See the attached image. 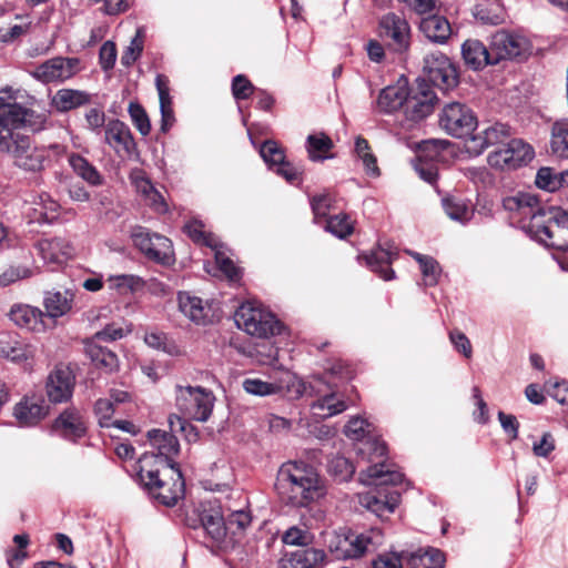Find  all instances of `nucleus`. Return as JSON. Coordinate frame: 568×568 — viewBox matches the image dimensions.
Instances as JSON below:
<instances>
[{"mask_svg": "<svg viewBox=\"0 0 568 568\" xmlns=\"http://www.w3.org/2000/svg\"><path fill=\"white\" fill-rule=\"evenodd\" d=\"M0 152L8 154L13 165L27 172H40L44 170L50 160L49 148L38 145L27 134L10 133L0 128Z\"/></svg>", "mask_w": 568, "mask_h": 568, "instance_id": "7ed1b4c3", "label": "nucleus"}, {"mask_svg": "<svg viewBox=\"0 0 568 568\" xmlns=\"http://www.w3.org/2000/svg\"><path fill=\"white\" fill-rule=\"evenodd\" d=\"M128 112L136 130L142 135H148L151 132V122L143 106L138 102H130Z\"/></svg>", "mask_w": 568, "mask_h": 568, "instance_id": "864d4df0", "label": "nucleus"}, {"mask_svg": "<svg viewBox=\"0 0 568 568\" xmlns=\"http://www.w3.org/2000/svg\"><path fill=\"white\" fill-rule=\"evenodd\" d=\"M420 32L432 42L444 44L452 36V27L448 20L438 14L428 13L419 22Z\"/></svg>", "mask_w": 568, "mask_h": 568, "instance_id": "c85d7f7f", "label": "nucleus"}, {"mask_svg": "<svg viewBox=\"0 0 568 568\" xmlns=\"http://www.w3.org/2000/svg\"><path fill=\"white\" fill-rule=\"evenodd\" d=\"M73 294L65 290L64 292H47L43 306L47 316L58 318L65 315L72 307Z\"/></svg>", "mask_w": 568, "mask_h": 568, "instance_id": "4c0bfd02", "label": "nucleus"}, {"mask_svg": "<svg viewBox=\"0 0 568 568\" xmlns=\"http://www.w3.org/2000/svg\"><path fill=\"white\" fill-rule=\"evenodd\" d=\"M351 377L349 368L342 362L337 361L329 368H326L324 378L326 379L329 388L337 387L336 378L348 379Z\"/></svg>", "mask_w": 568, "mask_h": 568, "instance_id": "69168bd1", "label": "nucleus"}, {"mask_svg": "<svg viewBox=\"0 0 568 568\" xmlns=\"http://www.w3.org/2000/svg\"><path fill=\"white\" fill-rule=\"evenodd\" d=\"M52 430L64 439L75 442L85 435L87 427L81 413L71 407L55 418Z\"/></svg>", "mask_w": 568, "mask_h": 568, "instance_id": "b1692460", "label": "nucleus"}, {"mask_svg": "<svg viewBox=\"0 0 568 568\" xmlns=\"http://www.w3.org/2000/svg\"><path fill=\"white\" fill-rule=\"evenodd\" d=\"M104 142L120 158H131L136 153V144L130 128L118 119L110 120L105 124Z\"/></svg>", "mask_w": 568, "mask_h": 568, "instance_id": "a211bd4d", "label": "nucleus"}, {"mask_svg": "<svg viewBox=\"0 0 568 568\" xmlns=\"http://www.w3.org/2000/svg\"><path fill=\"white\" fill-rule=\"evenodd\" d=\"M406 84L388 85L384 88L377 98L376 106L383 113H393L404 106L407 99Z\"/></svg>", "mask_w": 568, "mask_h": 568, "instance_id": "72a5a7b5", "label": "nucleus"}, {"mask_svg": "<svg viewBox=\"0 0 568 568\" xmlns=\"http://www.w3.org/2000/svg\"><path fill=\"white\" fill-rule=\"evenodd\" d=\"M10 320L20 327L33 332L45 329L44 313L34 306L28 304H14L9 312Z\"/></svg>", "mask_w": 568, "mask_h": 568, "instance_id": "393cba45", "label": "nucleus"}, {"mask_svg": "<svg viewBox=\"0 0 568 568\" xmlns=\"http://www.w3.org/2000/svg\"><path fill=\"white\" fill-rule=\"evenodd\" d=\"M474 17L484 24H499L504 20L503 7L498 0L478 2L474 8Z\"/></svg>", "mask_w": 568, "mask_h": 568, "instance_id": "37998d69", "label": "nucleus"}, {"mask_svg": "<svg viewBox=\"0 0 568 568\" xmlns=\"http://www.w3.org/2000/svg\"><path fill=\"white\" fill-rule=\"evenodd\" d=\"M236 325L247 334L267 338L281 332V324L275 316L253 303H243L235 312Z\"/></svg>", "mask_w": 568, "mask_h": 568, "instance_id": "0eeeda50", "label": "nucleus"}, {"mask_svg": "<svg viewBox=\"0 0 568 568\" xmlns=\"http://www.w3.org/2000/svg\"><path fill=\"white\" fill-rule=\"evenodd\" d=\"M325 230L336 237L345 239L353 233V224L347 215L337 214L326 221Z\"/></svg>", "mask_w": 568, "mask_h": 568, "instance_id": "603ef678", "label": "nucleus"}, {"mask_svg": "<svg viewBox=\"0 0 568 568\" xmlns=\"http://www.w3.org/2000/svg\"><path fill=\"white\" fill-rule=\"evenodd\" d=\"M85 353L97 367L103 368L105 372H113L119 366L115 353L95 342L87 343Z\"/></svg>", "mask_w": 568, "mask_h": 568, "instance_id": "ea45409f", "label": "nucleus"}, {"mask_svg": "<svg viewBox=\"0 0 568 568\" xmlns=\"http://www.w3.org/2000/svg\"><path fill=\"white\" fill-rule=\"evenodd\" d=\"M49 119L50 111H37L14 102V105L7 110L6 115L0 118V128L3 126L10 133H19V129H28L38 133L47 129Z\"/></svg>", "mask_w": 568, "mask_h": 568, "instance_id": "9b49d317", "label": "nucleus"}, {"mask_svg": "<svg viewBox=\"0 0 568 568\" xmlns=\"http://www.w3.org/2000/svg\"><path fill=\"white\" fill-rule=\"evenodd\" d=\"M333 146L332 139L325 133L310 134L306 139V150L312 161H324L332 158L327 153Z\"/></svg>", "mask_w": 568, "mask_h": 568, "instance_id": "c03bdc74", "label": "nucleus"}, {"mask_svg": "<svg viewBox=\"0 0 568 568\" xmlns=\"http://www.w3.org/2000/svg\"><path fill=\"white\" fill-rule=\"evenodd\" d=\"M92 94L75 89H59L50 100V105L58 112L64 113L90 104Z\"/></svg>", "mask_w": 568, "mask_h": 568, "instance_id": "bb28decb", "label": "nucleus"}, {"mask_svg": "<svg viewBox=\"0 0 568 568\" xmlns=\"http://www.w3.org/2000/svg\"><path fill=\"white\" fill-rule=\"evenodd\" d=\"M436 95L432 85L425 79H416L408 89L404 103L405 114L412 121H419L433 112Z\"/></svg>", "mask_w": 568, "mask_h": 568, "instance_id": "2eb2a0df", "label": "nucleus"}, {"mask_svg": "<svg viewBox=\"0 0 568 568\" xmlns=\"http://www.w3.org/2000/svg\"><path fill=\"white\" fill-rule=\"evenodd\" d=\"M325 558L321 549L303 548L290 554L281 560L282 568H320Z\"/></svg>", "mask_w": 568, "mask_h": 568, "instance_id": "c756f323", "label": "nucleus"}, {"mask_svg": "<svg viewBox=\"0 0 568 568\" xmlns=\"http://www.w3.org/2000/svg\"><path fill=\"white\" fill-rule=\"evenodd\" d=\"M282 540L290 546H307L312 538L306 530L293 526L284 532Z\"/></svg>", "mask_w": 568, "mask_h": 568, "instance_id": "338daca9", "label": "nucleus"}, {"mask_svg": "<svg viewBox=\"0 0 568 568\" xmlns=\"http://www.w3.org/2000/svg\"><path fill=\"white\" fill-rule=\"evenodd\" d=\"M33 271L27 266H10L0 273V286L4 287L20 280L31 277Z\"/></svg>", "mask_w": 568, "mask_h": 568, "instance_id": "bf43d9fd", "label": "nucleus"}, {"mask_svg": "<svg viewBox=\"0 0 568 568\" xmlns=\"http://www.w3.org/2000/svg\"><path fill=\"white\" fill-rule=\"evenodd\" d=\"M534 158L532 148L520 139L511 136L504 145L488 155V163L500 170L516 169Z\"/></svg>", "mask_w": 568, "mask_h": 568, "instance_id": "ddd939ff", "label": "nucleus"}, {"mask_svg": "<svg viewBox=\"0 0 568 568\" xmlns=\"http://www.w3.org/2000/svg\"><path fill=\"white\" fill-rule=\"evenodd\" d=\"M444 562V554L434 548L413 552L407 558V564L410 568H443Z\"/></svg>", "mask_w": 568, "mask_h": 568, "instance_id": "49530a36", "label": "nucleus"}, {"mask_svg": "<svg viewBox=\"0 0 568 568\" xmlns=\"http://www.w3.org/2000/svg\"><path fill=\"white\" fill-rule=\"evenodd\" d=\"M28 346L13 333H0V357L22 362L29 357Z\"/></svg>", "mask_w": 568, "mask_h": 568, "instance_id": "e433bc0d", "label": "nucleus"}, {"mask_svg": "<svg viewBox=\"0 0 568 568\" xmlns=\"http://www.w3.org/2000/svg\"><path fill=\"white\" fill-rule=\"evenodd\" d=\"M358 442L357 454L362 460L372 463L365 470H361L359 478L365 485H392L403 483L404 475L390 468L383 458L386 455V445L378 438L367 436Z\"/></svg>", "mask_w": 568, "mask_h": 568, "instance_id": "20e7f679", "label": "nucleus"}, {"mask_svg": "<svg viewBox=\"0 0 568 568\" xmlns=\"http://www.w3.org/2000/svg\"><path fill=\"white\" fill-rule=\"evenodd\" d=\"M131 332V328L122 327L116 325L115 323L108 324L103 329L97 332L90 342H95L100 344V342H114L123 338Z\"/></svg>", "mask_w": 568, "mask_h": 568, "instance_id": "13d9d810", "label": "nucleus"}, {"mask_svg": "<svg viewBox=\"0 0 568 568\" xmlns=\"http://www.w3.org/2000/svg\"><path fill=\"white\" fill-rule=\"evenodd\" d=\"M442 204L448 217L462 224L469 222L474 215L471 206L460 197H444Z\"/></svg>", "mask_w": 568, "mask_h": 568, "instance_id": "79ce46f5", "label": "nucleus"}, {"mask_svg": "<svg viewBox=\"0 0 568 568\" xmlns=\"http://www.w3.org/2000/svg\"><path fill=\"white\" fill-rule=\"evenodd\" d=\"M503 205L507 211H517L521 217L532 219V214L536 213L538 207H541L535 195L529 193H519L515 196H508L504 199Z\"/></svg>", "mask_w": 568, "mask_h": 568, "instance_id": "a19ab883", "label": "nucleus"}, {"mask_svg": "<svg viewBox=\"0 0 568 568\" xmlns=\"http://www.w3.org/2000/svg\"><path fill=\"white\" fill-rule=\"evenodd\" d=\"M74 375L67 366H57L48 376L45 393L51 403L68 402L74 388Z\"/></svg>", "mask_w": 568, "mask_h": 568, "instance_id": "aec40b11", "label": "nucleus"}, {"mask_svg": "<svg viewBox=\"0 0 568 568\" xmlns=\"http://www.w3.org/2000/svg\"><path fill=\"white\" fill-rule=\"evenodd\" d=\"M106 283L109 288L118 291L120 294H128L133 292L141 285L142 280L135 275L121 274L111 275L108 277Z\"/></svg>", "mask_w": 568, "mask_h": 568, "instance_id": "8fccbe9b", "label": "nucleus"}, {"mask_svg": "<svg viewBox=\"0 0 568 568\" xmlns=\"http://www.w3.org/2000/svg\"><path fill=\"white\" fill-rule=\"evenodd\" d=\"M424 78L430 85L442 90H449L456 87L458 74L455 65L442 52H433L424 58Z\"/></svg>", "mask_w": 568, "mask_h": 568, "instance_id": "4468645a", "label": "nucleus"}, {"mask_svg": "<svg viewBox=\"0 0 568 568\" xmlns=\"http://www.w3.org/2000/svg\"><path fill=\"white\" fill-rule=\"evenodd\" d=\"M398 250L394 244L386 243L378 245L368 254L361 255L359 258L365 261L366 266L374 273L378 274L384 281L395 278V272L390 267L392 263L397 260Z\"/></svg>", "mask_w": 568, "mask_h": 568, "instance_id": "412c9836", "label": "nucleus"}, {"mask_svg": "<svg viewBox=\"0 0 568 568\" xmlns=\"http://www.w3.org/2000/svg\"><path fill=\"white\" fill-rule=\"evenodd\" d=\"M148 439L152 447V452H145L143 455L155 457L165 465L178 466L173 458L179 454L180 444L174 434L162 429H151L148 432Z\"/></svg>", "mask_w": 568, "mask_h": 568, "instance_id": "4be33fe9", "label": "nucleus"}, {"mask_svg": "<svg viewBox=\"0 0 568 568\" xmlns=\"http://www.w3.org/2000/svg\"><path fill=\"white\" fill-rule=\"evenodd\" d=\"M214 396L200 386H176V406L186 417L206 422L213 409Z\"/></svg>", "mask_w": 568, "mask_h": 568, "instance_id": "1a4fd4ad", "label": "nucleus"}, {"mask_svg": "<svg viewBox=\"0 0 568 568\" xmlns=\"http://www.w3.org/2000/svg\"><path fill=\"white\" fill-rule=\"evenodd\" d=\"M530 49L529 40L519 33L499 30L491 37L493 62L511 60L525 55Z\"/></svg>", "mask_w": 568, "mask_h": 568, "instance_id": "dca6fc26", "label": "nucleus"}, {"mask_svg": "<svg viewBox=\"0 0 568 568\" xmlns=\"http://www.w3.org/2000/svg\"><path fill=\"white\" fill-rule=\"evenodd\" d=\"M178 300L181 312L195 324L205 325L211 321V305L207 302L187 292H180Z\"/></svg>", "mask_w": 568, "mask_h": 568, "instance_id": "a878e982", "label": "nucleus"}, {"mask_svg": "<svg viewBox=\"0 0 568 568\" xmlns=\"http://www.w3.org/2000/svg\"><path fill=\"white\" fill-rule=\"evenodd\" d=\"M200 523L204 531L214 541H220L226 534L223 515L219 507L203 508L200 513Z\"/></svg>", "mask_w": 568, "mask_h": 568, "instance_id": "c9c22d12", "label": "nucleus"}, {"mask_svg": "<svg viewBox=\"0 0 568 568\" xmlns=\"http://www.w3.org/2000/svg\"><path fill=\"white\" fill-rule=\"evenodd\" d=\"M260 154L270 169L274 170L285 159L283 149L272 140L264 141Z\"/></svg>", "mask_w": 568, "mask_h": 568, "instance_id": "3c124183", "label": "nucleus"}, {"mask_svg": "<svg viewBox=\"0 0 568 568\" xmlns=\"http://www.w3.org/2000/svg\"><path fill=\"white\" fill-rule=\"evenodd\" d=\"M491 52V44L487 48L481 41L476 39H468L462 45L463 59L474 70H480L488 64L494 65Z\"/></svg>", "mask_w": 568, "mask_h": 568, "instance_id": "cd10ccee", "label": "nucleus"}, {"mask_svg": "<svg viewBox=\"0 0 568 568\" xmlns=\"http://www.w3.org/2000/svg\"><path fill=\"white\" fill-rule=\"evenodd\" d=\"M514 135L511 128L508 124L496 122L481 132L471 135L468 144V150L476 154H480L489 146L500 148Z\"/></svg>", "mask_w": 568, "mask_h": 568, "instance_id": "5701e85b", "label": "nucleus"}, {"mask_svg": "<svg viewBox=\"0 0 568 568\" xmlns=\"http://www.w3.org/2000/svg\"><path fill=\"white\" fill-rule=\"evenodd\" d=\"M535 183L539 189L548 192H555L560 189L558 172L548 166L540 168L537 171Z\"/></svg>", "mask_w": 568, "mask_h": 568, "instance_id": "5fc2aeb1", "label": "nucleus"}, {"mask_svg": "<svg viewBox=\"0 0 568 568\" xmlns=\"http://www.w3.org/2000/svg\"><path fill=\"white\" fill-rule=\"evenodd\" d=\"M375 490L358 495L361 506L371 510L378 517L394 513L400 500V494L396 489L387 490L386 485L377 486Z\"/></svg>", "mask_w": 568, "mask_h": 568, "instance_id": "6ab92c4d", "label": "nucleus"}, {"mask_svg": "<svg viewBox=\"0 0 568 568\" xmlns=\"http://www.w3.org/2000/svg\"><path fill=\"white\" fill-rule=\"evenodd\" d=\"M275 490L283 503L293 507H306L325 494L316 469L303 462H287L280 467Z\"/></svg>", "mask_w": 568, "mask_h": 568, "instance_id": "f257e3e1", "label": "nucleus"}, {"mask_svg": "<svg viewBox=\"0 0 568 568\" xmlns=\"http://www.w3.org/2000/svg\"><path fill=\"white\" fill-rule=\"evenodd\" d=\"M355 153L362 161L366 173L371 176H379L376 156L372 153L368 141L358 136L355 141Z\"/></svg>", "mask_w": 568, "mask_h": 568, "instance_id": "de8ad7c7", "label": "nucleus"}, {"mask_svg": "<svg viewBox=\"0 0 568 568\" xmlns=\"http://www.w3.org/2000/svg\"><path fill=\"white\" fill-rule=\"evenodd\" d=\"M550 148L561 159H568V119L556 121L551 126Z\"/></svg>", "mask_w": 568, "mask_h": 568, "instance_id": "a18cd8bd", "label": "nucleus"}, {"mask_svg": "<svg viewBox=\"0 0 568 568\" xmlns=\"http://www.w3.org/2000/svg\"><path fill=\"white\" fill-rule=\"evenodd\" d=\"M78 63L75 58L54 57L38 65L31 75L42 83L63 82L75 74Z\"/></svg>", "mask_w": 568, "mask_h": 568, "instance_id": "f3484780", "label": "nucleus"}, {"mask_svg": "<svg viewBox=\"0 0 568 568\" xmlns=\"http://www.w3.org/2000/svg\"><path fill=\"white\" fill-rule=\"evenodd\" d=\"M404 552H384L372 560L371 568H403Z\"/></svg>", "mask_w": 568, "mask_h": 568, "instance_id": "e2e57ef3", "label": "nucleus"}, {"mask_svg": "<svg viewBox=\"0 0 568 568\" xmlns=\"http://www.w3.org/2000/svg\"><path fill=\"white\" fill-rule=\"evenodd\" d=\"M68 161L74 173L90 185L99 186L103 183V176L84 156L72 153L69 155Z\"/></svg>", "mask_w": 568, "mask_h": 568, "instance_id": "58836bf2", "label": "nucleus"}, {"mask_svg": "<svg viewBox=\"0 0 568 568\" xmlns=\"http://www.w3.org/2000/svg\"><path fill=\"white\" fill-rule=\"evenodd\" d=\"M155 87L160 99L161 131L166 133L175 122L168 77L158 74L155 78Z\"/></svg>", "mask_w": 568, "mask_h": 568, "instance_id": "473e14b6", "label": "nucleus"}, {"mask_svg": "<svg viewBox=\"0 0 568 568\" xmlns=\"http://www.w3.org/2000/svg\"><path fill=\"white\" fill-rule=\"evenodd\" d=\"M419 268L423 275V282L426 286H435L438 284L442 275V267L433 256L428 255Z\"/></svg>", "mask_w": 568, "mask_h": 568, "instance_id": "4d7b16f0", "label": "nucleus"}, {"mask_svg": "<svg viewBox=\"0 0 568 568\" xmlns=\"http://www.w3.org/2000/svg\"><path fill=\"white\" fill-rule=\"evenodd\" d=\"M328 470L341 481L349 479L355 466L344 456H335L328 463Z\"/></svg>", "mask_w": 568, "mask_h": 568, "instance_id": "6e6d98bb", "label": "nucleus"}, {"mask_svg": "<svg viewBox=\"0 0 568 568\" xmlns=\"http://www.w3.org/2000/svg\"><path fill=\"white\" fill-rule=\"evenodd\" d=\"M94 412L101 427H111L112 416L115 412L113 402L111 399H98L94 406Z\"/></svg>", "mask_w": 568, "mask_h": 568, "instance_id": "680f3d73", "label": "nucleus"}, {"mask_svg": "<svg viewBox=\"0 0 568 568\" xmlns=\"http://www.w3.org/2000/svg\"><path fill=\"white\" fill-rule=\"evenodd\" d=\"M243 388L252 395L267 396L281 392L283 386L278 383H268L258 378H246L243 382Z\"/></svg>", "mask_w": 568, "mask_h": 568, "instance_id": "09e8293b", "label": "nucleus"}, {"mask_svg": "<svg viewBox=\"0 0 568 568\" xmlns=\"http://www.w3.org/2000/svg\"><path fill=\"white\" fill-rule=\"evenodd\" d=\"M48 414L43 402L24 398L14 406L13 415L21 426H34Z\"/></svg>", "mask_w": 568, "mask_h": 568, "instance_id": "7c9ffc66", "label": "nucleus"}, {"mask_svg": "<svg viewBox=\"0 0 568 568\" xmlns=\"http://www.w3.org/2000/svg\"><path fill=\"white\" fill-rule=\"evenodd\" d=\"M368 427L369 424L367 423L366 419H363L361 417H353L345 425L344 433L348 438L353 440H359L366 437L365 433Z\"/></svg>", "mask_w": 568, "mask_h": 568, "instance_id": "774afa93", "label": "nucleus"}, {"mask_svg": "<svg viewBox=\"0 0 568 568\" xmlns=\"http://www.w3.org/2000/svg\"><path fill=\"white\" fill-rule=\"evenodd\" d=\"M528 229L545 245L568 250V211L554 205L538 207Z\"/></svg>", "mask_w": 568, "mask_h": 568, "instance_id": "39448f33", "label": "nucleus"}, {"mask_svg": "<svg viewBox=\"0 0 568 568\" xmlns=\"http://www.w3.org/2000/svg\"><path fill=\"white\" fill-rule=\"evenodd\" d=\"M329 389V393L324 394L311 405L312 413L317 418L325 419L341 414L347 408V404L336 395L333 388Z\"/></svg>", "mask_w": 568, "mask_h": 568, "instance_id": "f704fd0d", "label": "nucleus"}, {"mask_svg": "<svg viewBox=\"0 0 568 568\" xmlns=\"http://www.w3.org/2000/svg\"><path fill=\"white\" fill-rule=\"evenodd\" d=\"M184 230L194 242L204 243L210 247L216 248L215 240L211 234H205L202 222L191 221L184 226Z\"/></svg>", "mask_w": 568, "mask_h": 568, "instance_id": "052dcab7", "label": "nucleus"}, {"mask_svg": "<svg viewBox=\"0 0 568 568\" xmlns=\"http://www.w3.org/2000/svg\"><path fill=\"white\" fill-rule=\"evenodd\" d=\"M315 220L325 217L332 207L333 196L329 193L314 195L310 200Z\"/></svg>", "mask_w": 568, "mask_h": 568, "instance_id": "0e129e2a", "label": "nucleus"}, {"mask_svg": "<svg viewBox=\"0 0 568 568\" xmlns=\"http://www.w3.org/2000/svg\"><path fill=\"white\" fill-rule=\"evenodd\" d=\"M439 125L453 138H471L478 125V119L467 104L454 101L444 105L439 115Z\"/></svg>", "mask_w": 568, "mask_h": 568, "instance_id": "6e6552de", "label": "nucleus"}, {"mask_svg": "<svg viewBox=\"0 0 568 568\" xmlns=\"http://www.w3.org/2000/svg\"><path fill=\"white\" fill-rule=\"evenodd\" d=\"M134 245L151 261L170 265L174 262V251L170 239L158 233H150L138 226L132 232Z\"/></svg>", "mask_w": 568, "mask_h": 568, "instance_id": "9d476101", "label": "nucleus"}, {"mask_svg": "<svg viewBox=\"0 0 568 568\" xmlns=\"http://www.w3.org/2000/svg\"><path fill=\"white\" fill-rule=\"evenodd\" d=\"M37 250L48 263H63L72 254V247L61 237L42 239L37 243Z\"/></svg>", "mask_w": 568, "mask_h": 568, "instance_id": "2f4dec72", "label": "nucleus"}, {"mask_svg": "<svg viewBox=\"0 0 568 568\" xmlns=\"http://www.w3.org/2000/svg\"><path fill=\"white\" fill-rule=\"evenodd\" d=\"M379 36L396 53H405L410 47V26L405 17L395 12L384 14L378 23Z\"/></svg>", "mask_w": 568, "mask_h": 568, "instance_id": "f8f14e48", "label": "nucleus"}, {"mask_svg": "<svg viewBox=\"0 0 568 568\" xmlns=\"http://www.w3.org/2000/svg\"><path fill=\"white\" fill-rule=\"evenodd\" d=\"M383 542L384 535L378 528H371L362 532L344 529L334 534L328 548L336 559H358L377 550Z\"/></svg>", "mask_w": 568, "mask_h": 568, "instance_id": "423d86ee", "label": "nucleus"}, {"mask_svg": "<svg viewBox=\"0 0 568 568\" xmlns=\"http://www.w3.org/2000/svg\"><path fill=\"white\" fill-rule=\"evenodd\" d=\"M138 477L148 494L159 504L172 507L184 496V479L178 466L165 465L153 456L141 455Z\"/></svg>", "mask_w": 568, "mask_h": 568, "instance_id": "f03ea898", "label": "nucleus"}]
</instances>
